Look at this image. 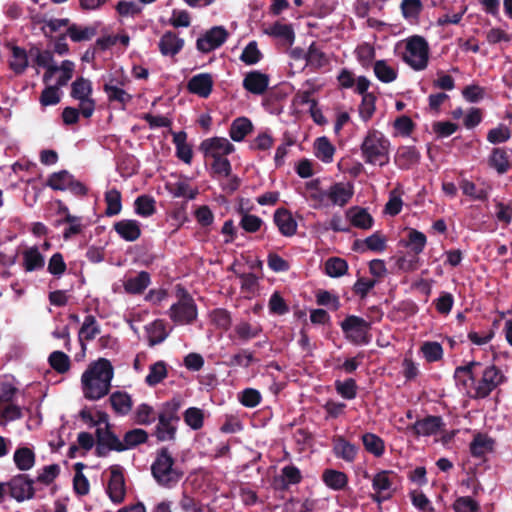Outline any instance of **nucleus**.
<instances>
[{"instance_id": "obj_19", "label": "nucleus", "mask_w": 512, "mask_h": 512, "mask_svg": "<svg viewBox=\"0 0 512 512\" xmlns=\"http://www.w3.org/2000/svg\"><path fill=\"white\" fill-rule=\"evenodd\" d=\"M184 39L173 31H166L159 40L158 47L163 56H175L184 47Z\"/></svg>"}, {"instance_id": "obj_4", "label": "nucleus", "mask_w": 512, "mask_h": 512, "mask_svg": "<svg viewBox=\"0 0 512 512\" xmlns=\"http://www.w3.org/2000/svg\"><path fill=\"white\" fill-rule=\"evenodd\" d=\"M390 141L379 131L370 130L361 144L362 156L366 163L385 166L389 163Z\"/></svg>"}, {"instance_id": "obj_33", "label": "nucleus", "mask_w": 512, "mask_h": 512, "mask_svg": "<svg viewBox=\"0 0 512 512\" xmlns=\"http://www.w3.org/2000/svg\"><path fill=\"white\" fill-rule=\"evenodd\" d=\"M13 461L18 470L28 471L34 467L36 456L32 449L19 447L14 452Z\"/></svg>"}, {"instance_id": "obj_20", "label": "nucleus", "mask_w": 512, "mask_h": 512, "mask_svg": "<svg viewBox=\"0 0 512 512\" xmlns=\"http://www.w3.org/2000/svg\"><path fill=\"white\" fill-rule=\"evenodd\" d=\"M113 229L127 242H134L141 236L140 223L134 219H123L115 222Z\"/></svg>"}, {"instance_id": "obj_51", "label": "nucleus", "mask_w": 512, "mask_h": 512, "mask_svg": "<svg viewBox=\"0 0 512 512\" xmlns=\"http://www.w3.org/2000/svg\"><path fill=\"white\" fill-rule=\"evenodd\" d=\"M374 73L379 81L383 83H391L397 78V71L389 66L385 60H377L374 63Z\"/></svg>"}, {"instance_id": "obj_2", "label": "nucleus", "mask_w": 512, "mask_h": 512, "mask_svg": "<svg viewBox=\"0 0 512 512\" xmlns=\"http://www.w3.org/2000/svg\"><path fill=\"white\" fill-rule=\"evenodd\" d=\"M113 375L114 369L109 360L100 358L91 363L81 377L84 397L95 401L106 396L110 391Z\"/></svg>"}, {"instance_id": "obj_64", "label": "nucleus", "mask_w": 512, "mask_h": 512, "mask_svg": "<svg viewBox=\"0 0 512 512\" xmlns=\"http://www.w3.org/2000/svg\"><path fill=\"white\" fill-rule=\"evenodd\" d=\"M479 508L478 502L469 496L459 497L453 504L455 512H478Z\"/></svg>"}, {"instance_id": "obj_60", "label": "nucleus", "mask_w": 512, "mask_h": 512, "mask_svg": "<svg viewBox=\"0 0 512 512\" xmlns=\"http://www.w3.org/2000/svg\"><path fill=\"white\" fill-rule=\"evenodd\" d=\"M60 473V467L58 464H51L44 466L34 479L35 483L49 486L54 482Z\"/></svg>"}, {"instance_id": "obj_61", "label": "nucleus", "mask_w": 512, "mask_h": 512, "mask_svg": "<svg viewBox=\"0 0 512 512\" xmlns=\"http://www.w3.org/2000/svg\"><path fill=\"white\" fill-rule=\"evenodd\" d=\"M421 351L429 363L437 362L443 357V348L438 342H425L421 346Z\"/></svg>"}, {"instance_id": "obj_28", "label": "nucleus", "mask_w": 512, "mask_h": 512, "mask_svg": "<svg viewBox=\"0 0 512 512\" xmlns=\"http://www.w3.org/2000/svg\"><path fill=\"white\" fill-rule=\"evenodd\" d=\"M321 479L328 488L334 491L344 490L348 485L346 473L334 469H325Z\"/></svg>"}, {"instance_id": "obj_50", "label": "nucleus", "mask_w": 512, "mask_h": 512, "mask_svg": "<svg viewBox=\"0 0 512 512\" xmlns=\"http://www.w3.org/2000/svg\"><path fill=\"white\" fill-rule=\"evenodd\" d=\"M427 243L426 235L416 229L411 228L407 235L406 247H409L415 255L423 252Z\"/></svg>"}, {"instance_id": "obj_10", "label": "nucleus", "mask_w": 512, "mask_h": 512, "mask_svg": "<svg viewBox=\"0 0 512 512\" xmlns=\"http://www.w3.org/2000/svg\"><path fill=\"white\" fill-rule=\"evenodd\" d=\"M95 454L98 457H106L110 451L123 452L126 446L123 441L111 430V427H97Z\"/></svg>"}, {"instance_id": "obj_16", "label": "nucleus", "mask_w": 512, "mask_h": 512, "mask_svg": "<svg viewBox=\"0 0 512 512\" xmlns=\"http://www.w3.org/2000/svg\"><path fill=\"white\" fill-rule=\"evenodd\" d=\"M213 78L209 73H200L194 75L187 83V89L190 93L202 98H207L213 90Z\"/></svg>"}, {"instance_id": "obj_21", "label": "nucleus", "mask_w": 512, "mask_h": 512, "mask_svg": "<svg viewBox=\"0 0 512 512\" xmlns=\"http://www.w3.org/2000/svg\"><path fill=\"white\" fill-rule=\"evenodd\" d=\"M508 152L506 147H495L489 155L488 165L500 175L507 173L511 168Z\"/></svg>"}, {"instance_id": "obj_56", "label": "nucleus", "mask_w": 512, "mask_h": 512, "mask_svg": "<svg viewBox=\"0 0 512 512\" xmlns=\"http://www.w3.org/2000/svg\"><path fill=\"white\" fill-rule=\"evenodd\" d=\"M308 66L314 69H320L328 64V58L324 52L317 48L313 42L307 50V62Z\"/></svg>"}, {"instance_id": "obj_52", "label": "nucleus", "mask_w": 512, "mask_h": 512, "mask_svg": "<svg viewBox=\"0 0 512 512\" xmlns=\"http://www.w3.org/2000/svg\"><path fill=\"white\" fill-rule=\"evenodd\" d=\"M348 271V263L340 257L328 258L325 262V272L328 276L337 278L345 275Z\"/></svg>"}, {"instance_id": "obj_37", "label": "nucleus", "mask_w": 512, "mask_h": 512, "mask_svg": "<svg viewBox=\"0 0 512 512\" xmlns=\"http://www.w3.org/2000/svg\"><path fill=\"white\" fill-rule=\"evenodd\" d=\"M387 239L380 232L376 231L368 236L365 240H355L353 244L354 250H359L361 245H365L368 250L374 252H382L386 249Z\"/></svg>"}, {"instance_id": "obj_7", "label": "nucleus", "mask_w": 512, "mask_h": 512, "mask_svg": "<svg viewBox=\"0 0 512 512\" xmlns=\"http://www.w3.org/2000/svg\"><path fill=\"white\" fill-rule=\"evenodd\" d=\"M92 92L93 88L91 81L82 76L77 77L71 84L70 96L73 99L80 101L81 114L85 118H90L95 111L96 102L91 97Z\"/></svg>"}, {"instance_id": "obj_59", "label": "nucleus", "mask_w": 512, "mask_h": 512, "mask_svg": "<svg viewBox=\"0 0 512 512\" xmlns=\"http://www.w3.org/2000/svg\"><path fill=\"white\" fill-rule=\"evenodd\" d=\"M262 57L263 55L261 51L258 49L257 42L251 41L243 49L240 55V60L244 62L246 65H254L258 63L262 59Z\"/></svg>"}, {"instance_id": "obj_45", "label": "nucleus", "mask_w": 512, "mask_h": 512, "mask_svg": "<svg viewBox=\"0 0 512 512\" xmlns=\"http://www.w3.org/2000/svg\"><path fill=\"white\" fill-rule=\"evenodd\" d=\"M149 434L141 428H134L127 431L123 436V446L126 450L133 449L138 445L144 444L148 441Z\"/></svg>"}, {"instance_id": "obj_54", "label": "nucleus", "mask_w": 512, "mask_h": 512, "mask_svg": "<svg viewBox=\"0 0 512 512\" xmlns=\"http://www.w3.org/2000/svg\"><path fill=\"white\" fill-rule=\"evenodd\" d=\"M336 392L346 400L355 399L358 386L353 378H347L344 381L336 380L334 383Z\"/></svg>"}, {"instance_id": "obj_1", "label": "nucleus", "mask_w": 512, "mask_h": 512, "mask_svg": "<svg viewBox=\"0 0 512 512\" xmlns=\"http://www.w3.org/2000/svg\"><path fill=\"white\" fill-rule=\"evenodd\" d=\"M457 386L466 390L471 399H486L501 385L507 383L508 377L495 364L483 365L478 361H470L457 366L454 371Z\"/></svg>"}, {"instance_id": "obj_24", "label": "nucleus", "mask_w": 512, "mask_h": 512, "mask_svg": "<svg viewBox=\"0 0 512 512\" xmlns=\"http://www.w3.org/2000/svg\"><path fill=\"white\" fill-rule=\"evenodd\" d=\"M117 83L115 79L111 78L103 85V90L107 94L109 102H117L122 109H125L126 105L131 101L132 96L124 89L118 87Z\"/></svg>"}, {"instance_id": "obj_46", "label": "nucleus", "mask_w": 512, "mask_h": 512, "mask_svg": "<svg viewBox=\"0 0 512 512\" xmlns=\"http://www.w3.org/2000/svg\"><path fill=\"white\" fill-rule=\"evenodd\" d=\"M11 51L12 59L9 62V66L16 74H22L28 67V57L26 50L14 45Z\"/></svg>"}, {"instance_id": "obj_38", "label": "nucleus", "mask_w": 512, "mask_h": 512, "mask_svg": "<svg viewBox=\"0 0 512 512\" xmlns=\"http://www.w3.org/2000/svg\"><path fill=\"white\" fill-rule=\"evenodd\" d=\"M362 443L365 450L375 457H381L385 452L384 440L374 433H364L362 435Z\"/></svg>"}, {"instance_id": "obj_43", "label": "nucleus", "mask_w": 512, "mask_h": 512, "mask_svg": "<svg viewBox=\"0 0 512 512\" xmlns=\"http://www.w3.org/2000/svg\"><path fill=\"white\" fill-rule=\"evenodd\" d=\"M239 340L247 342L258 337L262 333V327L259 324L252 325L249 322L242 321L234 327Z\"/></svg>"}, {"instance_id": "obj_62", "label": "nucleus", "mask_w": 512, "mask_h": 512, "mask_svg": "<svg viewBox=\"0 0 512 512\" xmlns=\"http://www.w3.org/2000/svg\"><path fill=\"white\" fill-rule=\"evenodd\" d=\"M211 321L217 328L224 331H227L232 324L230 312L223 308H217L211 312Z\"/></svg>"}, {"instance_id": "obj_44", "label": "nucleus", "mask_w": 512, "mask_h": 512, "mask_svg": "<svg viewBox=\"0 0 512 512\" xmlns=\"http://www.w3.org/2000/svg\"><path fill=\"white\" fill-rule=\"evenodd\" d=\"M167 377V366L164 361H157L154 364L150 365L149 373L145 378V383L154 387L161 383Z\"/></svg>"}, {"instance_id": "obj_26", "label": "nucleus", "mask_w": 512, "mask_h": 512, "mask_svg": "<svg viewBox=\"0 0 512 512\" xmlns=\"http://www.w3.org/2000/svg\"><path fill=\"white\" fill-rule=\"evenodd\" d=\"M470 453L474 458H484L487 453L494 449V440L486 434L478 433L474 436L469 446Z\"/></svg>"}, {"instance_id": "obj_27", "label": "nucleus", "mask_w": 512, "mask_h": 512, "mask_svg": "<svg viewBox=\"0 0 512 512\" xmlns=\"http://www.w3.org/2000/svg\"><path fill=\"white\" fill-rule=\"evenodd\" d=\"M158 423L154 429V435L159 442L175 441L178 424L163 417H157Z\"/></svg>"}, {"instance_id": "obj_15", "label": "nucleus", "mask_w": 512, "mask_h": 512, "mask_svg": "<svg viewBox=\"0 0 512 512\" xmlns=\"http://www.w3.org/2000/svg\"><path fill=\"white\" fill-rule=\"evenodd\" d=\"M269 76L258 70L248 72L243 79V88L255 95H262L269 86Z\"/></svg>"}, {"instance_id": "obj_25", "label": "nucleus", "mask_w": 512, "mask_h": 512, "mask_svg": "<svg viewBox=\"0 0 512 512\" xmlns=\"http://www.w3.org/2000/svg\"><path fill=\"white\" fill-rule=\"evenodd\" d=\"M352 196V187L342 182L334 183L328 190V199L334 205L345 206L350 201Z\"/></svg>"}, {"instance_id": "obj_36", "label": "nucleus", "mask_w": 512, "mask_h": 512, "mask_svg": "<svg viewBox=\"0 0 512 512\" xmlns=\"http://www.w3.org/2000/svg\"><path fill=\"white\" fill-rule=\"evenodd\" d=\"M335 153V147L332 145L330 140L325 137H319L314 143V154L324 163H331Z\"/></svg>"}, {"instance_id": "obj_40", "label": "nucleus", "mask_w": 512, "mask_h": 512, "mask_svg": "<svg viewBox=\"0 0 512 512\" xmlns=\"http://www.w3.org/2000/svg\"><path fill=\"white\" fill-rule=\"evenodd\" d=\"M97 34V28L94 26H79L71 24L67 29V35L75 42L89 41Z\"/></svg>"}, {"instance_id": "obj_23", "label": "nucleus", "mask_w": 512, "mask_h": 512, "mask_svg": "<svg viewBox=\"0 0 512 512\" xmlns=\"http://www.w3.org/2000/svg\"><path fill=\"white\" fill-rule=\"evenodd\" d=\"M22 266L26 272L42 270L45 266V257L37 246H32L22 252Z\"/></svg>"}, {"instance_id": "obj_14", "label": "nucleus", "mask_w": 512, "mask_h": 512, "mask_svg": "<svg viewBox=\"0 0 512 512\" xmlns=\"http://www.w3.org/2000/svg\"><path fill=\"white\" fill-rule=\"evenodd\" d=\"M199 149L204 153L205 157L215 158V156L221 157L222 155L231 154L235 147L224 137H212L203 140Z\"/></svg>"}, {"instance_id": "obj_18", "label": "nucleus", "mask_w": 512, "mask_h": 512, "mask_svg": "<svg viewBox=\"0 0 512 512\" xmlns=\"http://www.w3.org/2000/svg\"><path fill=\"white\" fill-rule=\"evenodd\" d=\"M421 154L414 146H401L398 148L394 162L401 170H409L420 162Z\"/></svg>"}, {"instance_id": "obj_48", "label": "nucleus", "mask_w": 512, "mask_h": 512, "mask_svg": "<svg viewBox=\"0 0 512 512\" xmlns=\"http://www.w3.org/2000/svg\"><path fill=\"white\" fill-rule=\"evenodd\" d=\"M158 413L149 404L142 403L138 405L135 411L134 421L139 425L148 426L156 421Z\"/></svg>"}, {"instance_id": "obj_47", "label": "nucleus", "mask_w": 512, "mask_h": 512, "mask_svg": "<svg viewBox=\"0 0 512 512\" xmlns=\"http://www.w3.org/2000/svg\"><path fill=\"white\" fill-rule=\"evenodd\" d=\"M73 175L67 170L52 173L47 179L46 185L53 190L65 191L67 190Z\"/></svg>"}, {"instance_id": "obj_6", "label": "nucleus", "mask_w": 512, "mask_h": 512, "mask_svg": "<svg viewBox=\"0 0 512 512\" xmlns=\"http://www.w3.org/2000/svg\"><path fill=\"white\" fill-rule=\"evenodd\" d=\"M340 326L346 338L353 344L367 345L371 340V336L369 334L371 325L359 316L348 315L341 322Z\"/></svg>"}, {"instance_id": "obj_53", "label": "nucleus", "mask_w": 512, "mask_h": 512, "mask_svg": "<svg viewBox=\"0 0 512 512\" xmlns=\"http://www.w3.org/2000/svg\"><path fill=\"white\" fill-rule=\"evenodd\" d=\"M49 365L59 374L69 371L71 362L67 354L62 351H53L48 357Z\"/></svg>"}, {"instance_id": "obj_11", "label": "nucleus", "mask_w": 512, "mask_h": 512, "mask_svg": "<svg viewBox=\"0 0 512 512\" xmlns=\"http://www.w3.org/2000/svg\"><path fill=\"white\" fill-rule=\"evenodd\" d=\"M228 37L229 33L223 26H214L197 39L196 48L202 53H209L221 47Z\"/></svg>"}, {"instance_id": "obj_9", "label": "nucleus", "mask_w": 512, "mask_h": 512, "mask_svg": "<svg viewBox=\"0 0 512 512\" xmlns=\"http://www.w3.org/2000/svg\"><path fill=\"white\" fill-rule=\"evenodd\" d=\"M169 316L174 323L180 325L191 324L196 320L197 306L186 291L183 292L182 298L171 306Z\"/></svg>"}, {"instance_id": "obj_41", "label": "nucleus", "mask_w": 512, "mask_h": 512, "mask_svg": "<svg viewBox=\"0 0 512 512\" xmlns=\"http://www.w3.org/2000/svg\"><path fill=\"white\" fill-rule=\"evenodd\" d=\"M181 406V399L179 397H174L162 404L158 416L178 424L180 421L179 410Z\"/></svg>"}, {"instance_id": "obj_17", "label": "nucleus", "mask_w": 512, "mask_h": 512, "mask_svg": "<svg viewBox=\"0 0 512 512\" xmlns=\"http://www.w3.org/2000/svg\"><path fill=\"white\" fill-rule=\"evenodd\" d=\"M273 221L283 236L291 237L296 234L297 222L286 208H278L274 212Z\"/></svg>"}, {"instance_id": "obj_57", "label": "nucleus", "mask_w": 512, "mask_h": 512, "mask_svg": "<svg viewBox=\"0 0 512 512\" xmlns=\"http://www.w3.org/2000/svg\"><path fill=\"white\" fill-rule=\"evenodd\" d=\"M400 8L403 17L412 22L418 20L423 5L420 0H402Z\"/></svg>"}, {"instance_id": "obj_5", "label": "nucleus", "mask_w": 512, "mask_h": 512, "mask_svg": "<svg viewBox=\"0 0 512 512\" xmlns=\"http://www.w3.org/2000/svg\"><path fill=\"white\" fill-rule=\"evenodd\" d=\"M403 60L416 71L424 70L428 66L429 46L422 36H412L407 40L406 52Z\"/></svg>"}, {"instance_id": "obj_63", "label": "nucleus", "mask_w": 512, "mask_h": 512, "mask_svg": "<svg viewBox=\"0 0 512 512\" xmlns=\"http://www.w3.org/2000/svg\"><path fill=\"white\" fill-rule=\"evenodd\" d=\"M376 96L374 94H364L359 105V115L363 121L371 119L375 112Z\"/></svg>"}, {"instance_id": "obj_49", "label": "nucleus", "mask_w": 512, "mask_h": 512, "mask_svg": "<svg viewBox=\"0 0 512 512\" xmlns=\"http://www.w3.org/2000/svg\"><path fill=\"white\" fill-rule=\"evenodd\" d=\"M100 333V327L93 315H87L79 330L80 341H91Z\"/></svg>"}, {"instance_id": "obj_22", "label": "nucleus", "mask_w": 512, "mask_h": 512, "mask_svg": "<svg viewBox=\"0 0 512 512\" xmlns=\"http://www.w3.org/2000/svg\"><path fill=\"white\" fill-rule=\"evenodd\" d=\"M333 452L337 458L352 463L356 459L358 447L347 441L343 436H335L333 438Z\"/></svg>"}, {"instance_id": "obj_31", "label": "nucleus", "mask_w": 512, "mask_h": 512, "mask_svg": "<svg viewBox=\"0 0 512 512\" xmlns=\"http://www.w3.org/2000/svg\"><path fill=\"white\" fill-rule=\"evenodd\" d=\"M253 130V124L247 117H238L233 120L229 129V136L235 142H241Z\"/></svg>"}, {"instance_id": "obj_30", "label": "nucleus", "mask_w": 512, "mask_h": 512, "mask_svg": "<svg viewBox=\"0 0 512 512\" xmlns=\"http://www.w3.org/2000/svg\"><path fill=\"white\" fill-rule=\"evenodd\" d=\"M264 33L270 37L282 39L289 46L295 41V32L291 24H283L277 21L265 29Z\"/></svg>"}, {"instance_id": "obj_35", "label": "nucleus", "mask_w": 512, "mask_h": 512, "mask_svg": "<svg viewBox=\"0 0 512 512\" xmlns=\"http://www.w3.org/2000/svg\"><path fill=\"white\" fill-rule=\"evenodd\" d=\"M150 282V274L146 271H141L137 276L128 278L124 282V289L128 294H141L149 286Z\"/></svg>"}, {"instance_id": "obj_42", "label": "nucleus", "mask_w": 512, "mask_h": 512, "mask_svg": "<svg viewBox=\"0 0 512 512\" xmlns=\"http://www.w3.org/2000/svg\"><path fill=\"white\" fill-rule=\"evenodd\" d=\"M146 330L148 333V343L151 347L162 343L168 337L165 324L162 320H155L146 327Z\"/></svg>"}, {"instance_id": "obj_39", "label": "nucleus", "mask_w": 512, "mask_h": 512, "mask_svg": "<svg viewBox=\"0 0 512 512\" xmlns=\"http://www.w3.org/2000/svg\"><path fill=\"white\" fill-rule=\"evenodd\" d=\"M105 215L108 217L118 215L122 210V196L119 190L112 188L105 192Z\"/></svg>"}, {"instance_id": "obj_55", "label": "nucleus", "mask_w": 512, "mask_h": 512, "mask_svg": "<svg viewBox=\"0 0 512 512\" xmlns=\"http://www.w3.org/2000/svg\"><path fill=\"white\" fill-rule=\"evenodd\" d=\"M135 212L142 217L152 216L156 212L155 200L148 195L138 196L134 202Z\"/></svg>"}, {"instance_id": "obj_13", "label": "nucleus", "mask_w": 512, "mask_h": 512, "mask_svg": "<svg viewBox=\"0 0 512 512\" xmlns=\"http://www.w3.org/2000/svg\"><path fill=\"white\" fill-rule=\"evenodd\" d=\"M110 480L107 485V494L113 503H122L126 495L125 480L122 468L118 465L110 467Z\"/></svg>"}, {"instance_id": "obj_12", "label": "nucleus", "mask_w": 512, "mask_h": 512, "mask_svg": "<svg viewBox=\"0 0 512 512\" xmlns=\"http://www.w3.org/2000/svg\"><path fill=\"white\" fill-rule=\"evenodd\" d=\"M407 431L414 437L432 436L445 429V423L441 416L428 415L423 419H418L415 423L407 426Z\"/></svg>"}, {"instance_id": "obj_3", "label": "nucleus", "mask_w": 512, "mask_h": 512, "mask_svg": "<svg viewBox=\"0 0 512 512\" xmlns=\"http://www.w3.org/2000/svg\"><path fill=\"white\" fill-rule=\"evenodd\" d=\"M151 475L156 483L167 489L175 487L184 473L176 466V459L168 447H161L155 453L151 464Z\"/></svg>"}, {"instance_id": "obj_29", "label": "nucleus", "mask_w": 512, "mask_h": 512, "mask_svg": "<svg viewBox=\"0 0 512 512\" xmlns=\"http://www.w3.org/2000/svg\"><path fill=\"white\" fill-rule=\"evenodd\" d=\"M112 409L117 415L125 416L132 409L133 401L131 396L124 391H115L109 397Z\"/></svg>"}, {"instance_id": "obj_34", "label": "nucleus", "mask_w": 512, "mask_h": 512, "mask_svg": "<svg viewBox=\"0 0 512 512\" xmlns=\"http://www.w3.org/2000/svg\"><path fill=\"white\" fill-rule=\"evenodd\" d=\"M169 193L175 198H186L193 200L199 194L197 187H191L185 180H179L166 185Z\"/></svg>"}, {"instance_id": "obj_32", "label": "nucleus", "mask_w": 512, "mask_h": 512, "mask_svg": "<svg viewBox=\"0 0 512 512\" xmlns=\"http://www.w3.org/2000/svg\"><path fill=\"white\" fill-rule=\"evenodd\" d=\"M351 224L360 229H370L374 223L373 217L364 208L353 207L346 212Z\"/></svg>"}, {"instance_id": "obj_58", "label": "nucleus", "mask_w": 512, "mask_h": 512, "mask_svg": "<svg viewBox=\"0 0 512 512\" xmlns=\"http://www.w3.org/2000/svg\"><path fill=\"white\" fill-rule=\"evenodd\" d=\"M184 422L193 430H199L204 425V413L200 408L189 407L183 414Z\"/></svg>"}, {"instance_id": "obj_8", "label": "nucleus", "mask_w": 512, "mask_h": 512, "mask_svg": "<svg viewBox=\"0 0 512 512\" xmlns=\"http://www.w3.org/2000/svg\"><path fill=\"white\" fill-rule=\"evenodd\" d=\"M8 495L21 503L35 498L37 488L35 481L26 473H19L7 481Z\"/></svg>"}]
</instances>
